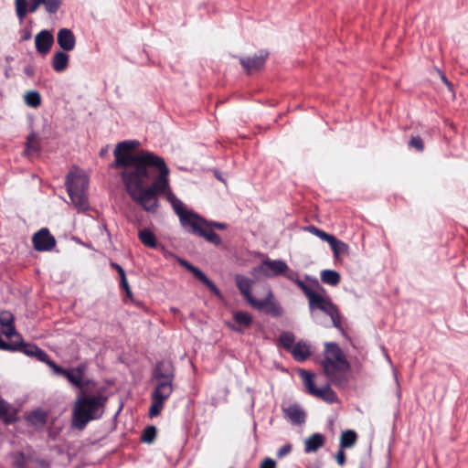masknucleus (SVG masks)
<instances>
[{
    "mask_svg": "<svg viewBox=\"0 0 468 468\" xmlns=\"http://www.w3.org/2000/svg\"><path fill=\"white\" fill-rule=\"evenodd\" d=\"M0 324L2 325V327H6L15 324V317L13 314L8 311H1Z\"/></svg>",
    "mask_w": 468,
    "mask_h": 468,
    "instance_id": "40",
    "label": "nucleus"
},
{
    "mask_svg": "<svg viewBox=\"0 0 468 468\" xmlns=\"http://www.w3.org/2000/svg\"><path fill=\"white\" fill-rule=\"evenodd\" d=\"M58 46L64 51H71L76 45V38L72 31L69 28H60L57 35Z\"/></svg>",
    "mask_w": 468,
    "mask_h": 468,
    "instance_id": "18",
    "label": "nucleus"
},
{
    "mask_svg": "<svg viewBox=\"0 0 468 468\" xmlns=\"http://www.w3.org/2000/svg\"><path fill=\"white\" fill-rule=\"evenodd\" d=\"M12 351H18L27 356L35 357L37 360L47 364L48 367L49 363L54 362L49 359L48 355L44 350L34 344L25 343L23 339L21 341H13Z\"/></svg>",
    "mask_w": 468,
    "mask_h": 468,
    "instance_id": "7",
    "label": "nucleus"
},
{
    "mask_svg": "<svg viewBox=\"0 0 468 468\" xmlns=\"http://www.w3.org/2000/svg\"><path fill=\"white\" fill-rule=\"evenodd\" d=\"M283 274L288 280L293 282L302 290V292L307 297L309 303L319 294L315 292L309 285L301 281L297 272L290 271L289 272H285Z\"/></svg>",
    "mask_w": 468,
    "mask_h": 468,
    "instance_id": "20",
    "label": "nucleus"
},
{
    "mask_svg": "<svg viewBox=\"0 0 468 468\" xmlns=\"http://www.w3.org/2000/svg\"><path fill=\"white\" fill-rule=\"evenodd\" d=\"M27 421L35 428L41 429L48 421V414L39 410H34L28 415Z\"/></svg>",
    "mask_w": 468,
    "mask_h": 468,
    "instance_id": "28",
    "label": "nucleus"
},
{
    "mask_svg": "<svg viewBox=\"0 0 468 468\" xmlns=\"http://www.w3.org/2000/svg\"><path fill=\"white\" fill-rule=\"evenodd\" d=\"M295 344V336L292 332H282L278 338V346L290 353Z\"/></svg>",
    "mask_w": 468,
    "mask_h": 468,
    "instance_id": "29",
    "label": "nucleus"
},
{
    "mask_svg": "<svg viewBox=\"0 0 468 468\" xmlns=\"http://www.w3.org/2000/svg\"><path fill=\"white\" fill-rule=\"evenodd\" d=\"M345 449L340 448L335 455L336 463L343 466L346 463V453L344 452Z\"/></svg>",
    "mask_w": 468,
    "mask_h": 468,
    "instance_id": "45",
    "label": "nucleus"
},
{
    "mask_svg": "<svg viewBox=\"0 0 468 468\" xmlns=\"http://www.w3.org/2000/svg\"><path fill=\"white\" fill-rule=\"evenodd\" d=\"M320 278L324 283L331 286H336L341 280L340 274L333 270H323Z\"/></svg>",
    "mask_w": 468,
    "mask_h": 468,
    "instance_id": "34",
    "label": "nucleus"
},
{
    "mask_svg": "<svg viewBox=\"0 0 468 468\" xmlns=\"http://www.w3.org/2000/svg\"><path fill=\"white\" fill-rule=\"evenodd\" d=\"M208 225L210 226L211 229H212V227H214L218 229H226V224L221 223V222H211V223H208Z\"/></svg>",
    "mask_w": 468,
    "mask_h": 468,
    "instance_id": "51",
    "label": "nucleus"
},
{
    "mask_svg": "<svg viewBox=\"0 0 468 468\" xmlns=\"http://www.w3.org/2000/svg\"><path fill=\"white\" fill-rule=\"evenodd\" d=\"M268 56V52L261 51L253 57L240 58L239 62L248 74H252L264 67Z\"/></svg>",
    "mask_w": 468,
    "mask_h": 468,
    "instance_id": "11",
    "label": "nucleus"
},
{
    "mask_svg": "<svg viewBox=\"0 0 468 468\" xmlns=\"http://www.w3.org/2000/svg\"><path fill=\"white\" fill-rule=\"evenodd\" d=\"M130 300L132 303H133L135 305H139V303L136 302L134 299H133V292L131 289L127 290L125 292V298L123 299V303H127V300Z\"/></svg>",
    "mask_w": 468,
    "mask_h": 468,
    "instance_id": "49",
    "label": "nucleus"
},
{
    "mask_svg": "<svg viewBox=\"0 0 468 468\" xmlns=\"http://www.w3.org/2000/svg\"><path fill=\"white\" fill-rule=\"evenodd\" d=\"M49 367L55 374L64 377L69 382L79 388H83L87 385L83 381V376L87 368L83 364H80L78 367L68 370L53 362L49 363Z\"/></svg>",
    "mask_w": 468,
    "mask_h": 468,
    "instance_id": "6",
    "label": "nucleus"
},
{
    "mask_svg": "<svg viewBox=\"0 0 468 468\" xmlns=\"http://www.w3.org/2000/svg\"><path fill=\"white\" fill-rule=\"evenodd\" d=\"M325 443V437L321 433H313L304 441V452L306 453L315 452Z\"/></svg>",
    "mask_w": 468,
    "mask_h": 468,
    "instance_id": "24",
    "label": "nucleus"
},
{
    "mask_svg": "<svg viewBox=\"0 0 468 468\" xmlns=\"http://www.w3.org/2000/svg\"><path fill=\"white\" fill-rule=\"evenodd\" d=\"M441 80L445 83L450 89L452 88L451 82L447 80L444 74H441Z\"/></svg>",
    "mask_w": 468,
    "mask_h": 468,
    "instance_id": "52",
    "label": "nucleus"
},
{
    "mask_svg": "<svg viewBox=\"0 0 468 468\" xmlns=\"http://www.w3.org/2000/svg\"><path fill=\"white\" fill-rule=\"evenodd\" d=\"M3 334L9 339L13 336L16 337V341H21L23 339L21 335L16 330L15 324L3 327Z\"/></svg>",
    "mask_w": 468,
    "mask_h": 468,
    "instance_id": "43",
    "label": "nucleus"
},
{
    "mask_svg": "<svg viewBox=\"0 0 468 468\" xmlns=\"http://www.w3.org/2000/svg\"><path fill=\"white\" fill-rule=\"evenodd\" d=\"M16 414L12 406L0 396V420L5 424H11L16 420Z\"/></svg>",
    "mask_w": 468,
    "mask_h": 468,
    "instance_id": "26",
    "label": "nucleus"
},
{
    "mask_svg": "<svg viewBox=\"0 0 468 468\" xmlns=\"http://www.w3.org/2000/svg\"><path fill=\"white\" fill-rule=\"evenodd\" d=\"M62 4L61 0H44L46 11L49 14H55Z\"/></svg>",
    "mask_w": 468,
    "mask_h": 468,
    "instance_id": "41",
    "label": "nucleus"
},
{
    "mask_svg": "<svg viewBox=\"0 0 468 468\" xmlns=\"http://www.w3.org/2000/svg\"><path fill=\"white\" fill-rule=\"evenodd\" d=\"M233 319L238 325L228 324L229 327L236 332L241 333L243 329L250 327L252 324V317L247 312H236L233 314Z\"/></svg>",
    "mask_w": 468,
    "mask_h": 468,
    "instance_id": "19",
    "label": "nucleus"
},
{
    "mask_svg": "<svg viewBox=\"0 0 468 468\" xmlns=\"http://www.w3.org/2000/svg\"><path fill=\"white\" fill-rule=\"evenodd\" d=\"M110 265L113 270H115L118 272L120 279H122V277H126L125 271L121 265L113 261H112Z\"/></svg>",
    "mask_w": 468,
    "mask_h": 468,
    "instance_id": "47",
    "label": "nucleus"
},
{
    "mask_svg": "<svg viewBox=\"0 0 468 468\" xmlns=\"http://www.w3.org/2000/svg\"><path fill=\"white\" fill-rule=\"evenodd\" d=\"M251 306L255 309L264 311L272 317H279L282 314V308L279 303L274 301L272 292L269 289L265 299L251 300Z\"/></svg>",
    "mask_w": 468,
    "mask_h": 468,
    "instance_id": "9",
    "label": "nucleus"
},
{
    "mask_svg": "<svg viewBox=\"0 0 468 468\" xmlns=\"http://www.w3.org/2000/svg\"><path fill=\"white\" fill-rule=\"evenodd\" d=\"M235 282L238 289L239 290L240 293L243 295V297L248 301V303L251 305V300H255L251 293L250 289L252 285V281L249 278L242 276V275H236Z\"/></svg>",
    "mask_w": 468,
    "mask_h": 468,
    "instance_id": "22",
    "label": "nucleus"
},
{
    "mask_svg": "<svg viewBox=\"0 0 468 468\" xmlns=\"http://www.w3.org/2000/svg\"><path fill=\"white\" fill-rule=\"evenodd\" d=\"M260 468H276V463L271 458H265L261 462Z\"/></svg>",
    "mask_w": 468,
    "mask_h": 468,
    "instance_id": "46",
    "label": "nucleus"
},
{
    "mask_svg": "<svg viewBox=\"0 0 468 468\" xmlns=\"http://www.w3.org/2000/svg\"><path fill=\"white\" fill-rule=\"evenodd\" d=\"M40 465L42 467L47 468V467H48V463L47 461L42 460V461H40Z\"/></svg>",
    "mask_w": 468,
    "mask_h": 468,
    "instance_id": "54",
    "label": "nucleus"
},
{
    "mask_svg": "<svg viewBox=\"0 0 468 468\" xmlns=\"http://www.w3.org/2000/svg\"><path fill=\"white\" fill-rule=\"evenodd\" d=\"M188 231L192 234L198 235L205 238L207 241L219 245L221 243V238L208 225V223L201 217L197 221L191 222V227Z\"/></svg>",
    "mask_w": 468,
    "mask_h": 468,
    "instance_id": "8",
    "label": "nucleus"
},
{
    "mask_svg": "<svg viewBox=\"0 0 468 468\" xmlns=\"http://www.w3.org/2000/svg\"><path fill=\"white\" fill-rule=\"evenodd\" d=\"M157 430L154 426H147L144 429L141 440L144 442L151 443L156 437Z\"/></svg>",
    "mask_w": 468,
    "mask_h": 468,
    "instance_id": "37",
    "label": "nucleus"
},
{
    "mask_svg": "<svg viewBox=\"0 0 468 468\" xmlns=\"http://www.w3.org/2000/svg\"><path fill=\"white\" fill-rule=\"evenodd\" d=\"M335 259H339L343 255L348 254L349 247L346 243L337 239L334 237V240L329 243Z\"/></svg>",
    "mask_w": 468,
    "mask_h": 468,
    "instance_id": "35",
    "label": "nucleus"
},
{
    "mask_svg": "<svg viewBox=\"0 0 468 468\" xmlns=\"http://www.w3.org/2000/svg\"><path fill=\"white\" fill-rule=\"evenodd\" d=\"M291 355L295 361L304 362L312 355L311 346L308 343L301 340L294 345Z\"/></svg>",
    "mask_w": 468,
    "mask_h": 468,
    "instance_id": "21",
    "label": "nucleus"
},
{
    "mask_svg": "<svg viewBox=\"0 0 468 468\" xmlns=\"http://www.w3.org/2000/svg\"><path fill=\"white\" fill-rule=\"evenodd\" d=\"M40 140L37 133L32 132L27 137L26 153L28 154H38L40 152Z\"/></svg>",
    "mask_w": 468,
    "mask_h": 468,
    "instance_id": "32",
    "label": "nucleus"
},
{
    "mask_svg": "<svg viewBox=\"0 0 468 468\" xmlns=\"http://www.w3.org/2000/svg\"><path fill=\"white\" fill-rule=\"evenodd\" d=\"M178 261L183 267L189 271L197 280L203 282L214 294L218 296L220 295V292L218 289V287L198 268H197L196 266L192 265L190 262L183 259H179Z\"/></svg>",
    "mask_w": 468,
    "mask_h": 468,
    "instance_id": "13",
    "label": "nucleus"
},
{
    "mask_svg": "<svg viewBox=\"0 0 468 468\" xmlns=\"http://www.w3.org/2000/svg\"><path fill=\"white\" fill-rule=\"evenodd\" d=\"M299 376L301 377L303 385L305 387L306 392L309 395H312L314 390L317 388V387L314 384V374L311 373L310 371L300 369L299 370Z\"/></svg>",
    "mask_w": 468,
    "mask_h": 468,
    "instance_id": "31",
    "label": "nucleus"
},
{
    "mask_svg": "<svg viewBox=\"0 0 468 468\" xmlns=\"http://www.w3.org/2000/svg\"><path fill=\"white\" fill-rule=\"evenodd\" d=\"M310 310L318 309L328 316H330L333 325L337 329H342V316L339 313L338 307L332 303L328 297H324L318 294L310 303Z\"/></svg>",
    "mask_w": 468,
    "mask_h": 468,
    "instance_id": "5",
    "label": "nucleus"
},
{
    "mask_svg": "<svg viewBox=\"0 0 468 468\" xmlns=\"http://www.w3.org/2000/svg\"><path fill=\"white\" fill-rule=\"evenodd\" d=\"M140 241L146 247L155 249L157 247V240L154 234L148 229H144L138 234Z\"/></svg>",
    "mask_w": 468,
    "mask_h": 468,
    "instance_id": "33",
    "label": "nucleus"
},
{
    "mask_svg": "<svg viewBox=\"0 0 468 468\" xmlns=\"http://www.w3.org/2000/svg\"><path fill=\"white\" fill-rule=\"evenodd\" d=\"M165 401L158 399L154 397H152V403L149 409V415L151 418L156 417L160 414L162 409L164 408Z\"/></svg>",
    "mask_w": 468,
    "mask_h": 468,
    "instance_id": "38",
    "label": "nucleus"
},
{
    "mask_svg": "<svg viewBox=\"0 0 468 468\" xmlns=\"http://www.w3.org/2000/svg\"><path fill=\"white\" fill-rule=\"evenodd\" d=\"M69 57L63 51H58L53 55L52 68L57 72L64 71L69 65Z\"/></svg>",
    "mask_w": 468,
    "mask_h": 468,
    "instance_id": "27",
    "label": "nucleus"
},
{
    "mask_svg": "<svg viewBox=\"0 0 468 468\" xmlns=\"http://www.w3.org/2000/svg\"><path fill=\"white\" fill-rule=\"evenodd\" d=\"M291 452H292V445L291 444H285V445L282 446L277 451V457L278 458H282V457L286 456L287 454H289Z\"/></svg>",
    "mask_w": 468,
    "mask_h": 468,
    "instance_id": "44",
    "label": "nucleus"
},
{
    "mask_svg": "<svg viewBox=\"0 0 468 468\" xmlns=\"http://www.w3.org/2000/svg\"><path fill=\"white\" fill-rule=\"evenodd\" d=\"M89 180L87 176L80 171H70L66 179L67 191L73 205L80 211L89 209L87 197Z\"/></svg>",
    "mask_w": 468,
    "mask_h": 468,
    "instance_id": "4",
    "label": "nucleus"
},
{
    "mask_svg": "<svg viewBox=\"0 0 468 468\" xmlns=\"http://www.w3.org/2000/svg\"><path fill=\"white\" fill-rule=\"evenodd\" d=\"M54 43L53 35L48 30L40 31L35 37L37 51L41 55H47Z\"/></svg>",
    "mask_w": 468,
    "mask_h": 468,
    "instance_id": "16",
    "label": "nucleus"
},
{
    "mask_svg": "<svg viewBox=\"0 0 468 468\" xmlns=\"http://www.w3.org/2000/svg\"><path fill=\"white\" fill-rule=\"evenodd\" d=\"M107 398L102 395L80 396L72 410V427L83 430L93 420L100 419L104 411Z\"/></svg>",
    "mask_w": 468,
    "mask_h": 468,
    "instance_id": "2",
    "label": "nucleus"
},
{
    "mask_svg": "<svg viewBox=\"0 0 468 468\" xmlns=\"http://www.w3.org/2000/svg\"><path fill=\"white\" fill-rule=\"evenodd\" d=\"M30 37H31V34H30V32H27V33L23 36L22 40H27V39H29Z\"/></svg>",
    "mask_w": 468,
    "mask_h": 468,
    "instance_id": "53",
    "label": "nucleus"
},
{
    "mask_svg": "<svg viewBox=\"0 0 468 468\" xmlns=\"http://www.w3.org/2000/svg\"><path fill=\"white\" fill-rule=\"evenodd\" d=\"M44 4V0H30V5H28L27 0H16V13L19 20L22 22L27 12L35 13L40 5Z\"/></svg>",
    "mask_w": 468,
    "mask_h": 468,
    "instance_id": "17",
    "label": "nucleus"
},
{
    "mask_svg": "<svg viewBox=\"0 0 468 468\" xmlns=\"http://www.w3.org/2000/svg\"><path fill=\"white\" fill-rule=\"evenodd\" d=\"M0 349L5 351H12L13 341L11 343H6L0 337Z\"/></svg>",
    "mask_w": 468,
    "mask_h": 468,
    "instance_id": "48",
    "label": "nucleus"
},
{
    "mask_svg": "<svg viewBox=\"0 0 468 468\" xmlns=\"http://www.w3.org/2000/svg\"><path fill=\"white\" fill-rule=\"evenodd\" d=\"M156 386L152 393V397L165 401L172 394L173 381H156Z\"/></svg>",
    "mask_w": 468,
    "mask_h": 468,
    "instance_id": "23",
    "label": "nucleus"
},
{
    "mask_svg": "<svg viewBox=\"0 0 468 468\" xmlns=\"http://www.w3.org/2000/svg\"><path fill=\"white\" fill-rule=\"evenodd\" d=\"M25 102L30 107H38L41 104V96L37 91H28L25 95Z\"/></svg>",
    "mask_w": 468,
    "mask_h": 468,
    "instance_id": "36",
    "label": "nucleus"
},
{
    "mask_svg": "<svg viewBox=\"0 0 468 468\" xmlns=\"http://www.w3.org/2000/svg\"><path fill=\"white\" fill-rule=\"evenodd\" d=\"M282 410L284 417L292 424L301 425L305 422L306 413L299 404L293 403L286 408L282 407Z\"/></svg>",
    "mask_w": 468,
    "mask_h": 468,
    "instance_id": "15",
    "label": "nucleus"
},
{
    "mask_svg": "<svg viewBox=\"0 0 468 468\" xmlns=\"http://www.w3.org/2000/svg\"><path fill=\"white\" fill-rule=\"evenodd\" d=\"M288 270V265L280 260H264L260 267V271L266 277L279 276Z\"/></svg>",
    "mask_w": 468,
    "mask_h": 468,
    "instance_id": "12",
    "label": "nucleus"
},
{
    "mask_svg": "<svg viewBox=\"0 0 468 468\" xmlns=\"http://www.w3.org/2000/svg\"><path fill=\"white\" fill-rule=\"evenodd\" d=\"M322 366L324 374L335 385H341L343 383V375L349 369L347 360L335 343L325 344L324 358Z\"/></svg>",
    "mask_w": 468,
    "mask_h": 468,
    "instance_id": "3",
    "label": "nucleus"
},
{
    "mask_svg": "<svg viewBox=\"0 0 468 468\" xmlns=\"http://www.w3.org/2000/svg\"><path fill=\"white\" fill-rule=\"evenodd\" d=\"M308 230L309 232L313 233L314 235L317 236L318 238H320L322 240L324 241H326L328 244L334 240V237L333 235L331 234H328L326 233L325 231L314 227V226H310L308 227Z\"/></svg>",
    "mask_w": 468,
    "mask_h": 468,
    "instance_id": "39",
    "label": "nucleus"
},
{
    "mask_svg": "<svg viewBox=\"0 0 468 468\" xmlns=\"http://www.w3.org/2000/svg\"><path fill=\"white\" fill-rule=\"evenodd\" d=\"M311 396H314L330 404L337 402L336 393L328 385L323 388H317L315 390H314Z\"/></svg>",
    "mask_w": 468,
    "mask_h": 468,
    "instance_id": "25",
    "label": "nucleus"
},
{
    "mask_svg": "<svg viewBox=\"0 0 468 468\" xmlns=\"http://www.w3.org/2000/svg\"><path fill=\"white\" fill-rule=\"evenodd\" d=\"M120 288L125 292L127 290L131 289L126 277H122L120 279Z\"/></svg>",
    "mask_w": 468,
    "mask_h": 468,
    "instance_id": "50",
    "label": "nucleus"
},
{
    "mask_svg": "<svg viewBox=\"0 0 468 468\" xmlns=\"http://www.w3.org/2000/svg\"><path fill=\"white\" fill-rule=\"evenodd\" d=\"M32 243L37 251H50L56 247L57 241L48 229L43 228L33 235Z\"/></svg>",
    "mask_w": 468,
    "mask_h": 468,
    "instance_id": "10",
    "label": "nucleus"
},
{
    "mask_svg": "<svg viewBox=\"0 0 468 468\" xmlns=\"http://www.w3.org/2000/svg\"><path fill=\"white\" fill-rule=\"evenodd\" d=\"M153 378L156 381H174L173 365L165 361L158 362L153 370Z\"/></svg>",
    "mask_w": 468,
    "mask_h": 468,
    "instance_id": "14",
    "label": "nucleus"
},
{
    "mask_svg": "<svg viewBox=\"0 0 468 468\" xmlns=\"http://www.w3.org/2000/svg\"><path fill=\"white\" fill-rule=\"evenodd\" d=\"M137 141L119 143L114 151L111 167L121 169L120 176L127 194L147 212H155L158 196L165 195L185 229L191 227L200 217L186 210L184 203L171 191L169 168L163 157L150 151L133 153Z\"/></svg>",
    "mask_w": 468,
    "mask_h": 468,
    "instance_id": "1",
    "label": "nucleus"
},
{
    "mask_svg": "<svg viewBox=\"0 0 468 468\" xmlns=\"http://www.w3.org/2000/svg\"><path fill=\"white\" fill-rule=\"evenodd\" d=\"M409 147L414 148L418 152H423L424 150V143L423 140L420 136H412L409 142Z\"/></svg>",
    "mask_w": 468,
    "mask_h": 468,
    "instance_id": "42",
    "label": "nucleus"
},
{
    "mask_svg": "<svg viewBox=\"0 0 468 468\" xmlns=\"http://www.w3.org/2000/svg\"><path fill=\"white\" fill-rule=\"evenodd\" d=\"M357 441V435L353 430H346L341 433L340 448L346 449L353 447Z\"/></svg>",
    "mask_w": 468,
    "mask_h": 468,
    "instance_id": "30",
    "label": "nucleus"
}]
</instances>
